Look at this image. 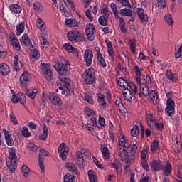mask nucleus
<instances>
[{
	"label": "nucleus",
	"instance_id": "obj_1",
	"mask_svg": "<svg viewBox=\"0 0 182 182\" xmlns=\"http://www.w3.org/2000/svg\"><path fill=\"white\" fill-rule=\"evenodd\" d=\"M9 158L6 160V166L10 173H15L18 167V156H16V149L14 147L9 149Z\"/></svg>",
	"mask_w": 182,
	"mask_h": 182
},
{
	"label": "nucleus",
	"instance_id": "obj_2",
	"mask_svg": "<svg viewBox=\"0 0 182 182\" xmlns=\"http://www.w3.org/2000/svg\"><path fill=\"white\" fill-rule=\"evenodd\" d=\"M60 85L58 87V90H61V95H66V93H70L72 90V80L66 77H59Z\"/></svg>",
	"mask_w": 182,
	"mask_h": 182
},
{
	"label": "nucleus",
	"instance_id": "obj_3",
	"mask_svg": "<svg viewBox=\"0 0 182 182\" xmlns=\"http://www.w3.org/2000/svg\"><path fill=\"white\" fill-rule=\"evenodd\" d=\"M82 77L86 85H95L96 83V74L95 73V69H93V68H90L86 70L82 73Z\"/></svg>",
	"mask_w": 182,
	"mask_h": 182
},
{
	"label": "nucleus",
	"instance_id": "obj_4",
	"mask_svg": "<svg viewBox=\"0 0 182 182\" xmlns=\"http://www.w3.org/2000/svg\"><path fill=\"white\" fill-rule=\"evenodd\" d=\"M166 97H168L166 101V107L165 108V112L167 113L168 116H171L172 113H174L176 107V104L171 97L173 96V92H166Z\"/></svg>",
	"mask_w": 182,
	"mask_h": 182
},
{
	"label": "nucleus",
	"instance_id": "obj_5",
	"mask_svg": "<svg viewBox=\"0 0 182 182\" xmlns=\"http://www.w3.org/2000/svg\"><path fill=\"white\" fill-rule=\"evenodd\" d=\"M41 69H42L43 75L48 82H52L53 79V73L50 65L48 63H42L40 65Z\"/></svg>",
	"mask_w": 182,
	"mask_h": 182
},
{
	"label": "nucleus",
	"instance_id": "obj_6",
	"mask_svg": "<svg viewBox=\"0 0 182 182\" xmlns=\"http://www.w3.org/2000/svg\"><path fill=\"white\" fill-rule=\"evenodd\" d=\"M83 36L82 33L78 31H69L67 34V38L73 43H76V42H82Z\"/></svg>",
	"mask_w": 182,
	"mask_h": 182
},
{
	"label": "nucleus",
	"instance_id": "obj_7",
	"mask_svg": "<svg viewBox=\"0 0 182 182\" xmlns=\"http://www.w3.org/2000/svg\"><path fill=\"white\" fill-rule=\"evenodd\" d=\"M55 69L57 70L58 73L61 76H66L69 75V64H63V63H57L54 65Z\"/></svg>",
	"mask_w": 182,
	"mask_h": 182
},
{
	"label": "nucleus",
	"instance_id": "obj_8",
	"mask_svg": "<svg viewBox=\"0 0 182 182\" xmlns=\"http://www.w3.org/2000/svg\"><path fill=\"white\" fill-rule=\"evenodd\" d=\"M39 151L40 153L38 156V164L41 171H43L45 170V166L43 165V161H44L43 157L45 156L50 157V154L49 153V151H46V149H41Z\"/></svg>",
	"mask_w": 182,
	"mask_h": 182
},
{
	"label": "nucleus",
	"instance_id": "obj_9",
	"mask_svg": "<svg viewBox=\"0 0 182 182\" xmlns=\"http://www.w3.org/2000/svg\"><path fill=\"white\" fill-rule=\"evenodd\" d=\"M31 82V73L28 71H24L23 73L20 76V83L23 87H26Z\"/></svg>",
	"mask_w": 182,
	"mask_h": 182
},
{
	"label": "nucleus",
	"instance_id": "obj_10",
	"mask_svg": "<svg viewBox=\"0 0 182 182\" xmlns=\"http://www.w3.org/2000/svg\"><path fill=\"white\" fill-rule=\"evenodd\" d=\"M136 14L141 23L147 25V22H149V15L144 14V9L140 7L136 8Z\"/></svg>",
	"mask_w": 182,
	"mask_h": 182
},
{
	"label": "nucleus",
	"instance_id": "obj_11",
	"mask_svg": "<svg viewBox=\"0 0 182 182\" xmlns=\"http://www.w3.org/2000/svg\"><path fill=\"white\" fill-rule=\"evenodd\" d=\"M58 153L60 159L62 160H66V156L69 154V151L68 150V146L65 143H61L58 146Z\"/></svg>",
	"mask_w": 182,
	"mask_h": 182
},
{
	"label": "nucleus",
	"instance_id": "obj_12",
	"mask_svg": "<svg viewBox=\"0 0 182 182\" xmlns=\"http://www.w3.org/2000/svg\"><path fill=\"white\" fill-rule=\"evenodd\" d=\"M48 98L54 106H60V105H62V99L54 92H50L48 95Z\"/></svg>",
	"mask_w": 182,
	"mask_h": 182
},
{
	"label": "nucleus",
	"instance_id": "obj_13",
	"mask_svg": "<svg viewBox=\"0 0 182 182\" xmlns=\"http://www.w3.org/2000/svg\"><path fill=\"white\" fill-rule=\"evenodd\" d=\"M84 60L86 66H92V60H93V53L90 49L85 50L84 53Z\"/></svg>",
	"mask_w": 182,
	"mask_h": 182
},
{
	"label": "nucleus",
	"instance_id": "obj_14",
	"mask_svg": "<svg viewBox=\"0 0 182 182\" xmlns=\"http://www.w3.org/2000/svg\"><path fill=\"white\" fill-rule=\"evenodd\" d=\"M151 168L153 171L157 173V171H161L163 170V163L160 160H152L151 163Z\"/></svg>",
	"mask_w": 182,
	"mask_h": 182
},
{
	"label": "nucleus",
	"instance_id": "obj_15",
	"mask_svg": "<svg viewBox=\"0 0 182 182\" xmlns=\"http://www.w3.org/2000/svg\"><path fill=\"white\" fill-rule=\"evenodd\" d=\"M162 170L164 174L166 177H168V176H170V174H171V172L173 171V166L171 165V162H170V161H166L164 166H162Z\"/></svg>",
	"mask_w": 182,
	"mask_h": 182
},
{
	"label": "nucleus",
	"instance_id": "obj_16",
	"mask_svg": "<svg viewBox=\"0 0 182 182\" xmlns=\"http://www.w3.org/2000/svg\"><path fill=\"white\" fill-rule=\"evenodd\" d=\"M30 55L33 60H39L41 58V53L39 50L34 48L33 46L29 48Z\"/></svg>",
	"mask_w": 182,
	"mask_h": 182
},
{
	"label": "nucleus",
	"instance_id": "obj_17",
	"mask_svg": "<svg viewBox=\"0 0 182 182\" xmlns=\"http://www.w3.org/2000/svg\"><path fill=\"white\" fill-rule=\"evenodd\" d=\"M122 95L124 98V100L129 102V103L133 100V92L129 88L124 89L122 90Z\"/></svg>",
	"mask_w": 182,
	"mask_h": 182
},
{
	"label": "nucleus",
	"instance_id": "obj_18",
	"mask_svg": "<svg viewBox=\"0 0 182 182\" xmlns=\"http://www.w3.org/2000/svg\"><path fill=\"white\" fill-rule=\"evenodd\" d=\"M20 42L23 46H29V48L32 47V41L28 38V34L25 33L21 36L20 39Z\"/></svg>",
	"mask_w": 182,
	"mask_h": 182
},
{
	"label": "nucleus",
	"instance_id": "obj_19",
	"mask_svg": "<svg viewBox=\"0 0 182 182\" xmlns=\"http://www.w3.org/2000/svg\"><path fill=\"white\" fill-rule=\"evenodd\" d=\"M65 167H66L67 170H68V171H70L71 173H73V174H74V176H77V174H79V173L77 172V168H76V166H75L74 164L70 163V162H66L65 164Z\"/></svg>",
	"mask_w": 182,
	"mask_h": 182
},
{
	"label": "nucleus",
	"instance_id": "obj_20",
	"mask_svg": "<svg viewBox=\"0 0 182 182\" xmlns=\"http://www.w3.org/2000/svg\"><path fill=\"white\" fill-rule=\"evenodd\" d=\"M11 73V69L6 63L0 64V73L2 76H8Z\"/></svg>",
	"mask_w": 182,
	"mask_h": 182
},
{
	"label": "nucleus",
	"instance_id": "obj_21",
	"mask_svg": "<svg viewBox=\"0 0 182 182\" xmlns=\"http://www.w3.org/2000/svg\"><path fill=\"white\" fill-rule=\"evenodd\" d=\"M97 101L100 103V107H102V109H106V107H107V104L105 100V95L98 93L97 94Z\"/></svg>",
	"mask_w": 182,
	"mask_h": 182
},
{
	"label": "nucleus",
	"instance_id": "obj_22",
	"mask_svg": "<svg viewBox=\"0 0 182 182\" xmlns=\"http://www.w3.org/2000/svg\"><path fill=\"white\" fill-rule=\"evenodd\" d=\"M63 48L67 50V52H70V53H75L77 54L79 53V50L76 49V48L72 46V45L69 43H65L63 46Z\"/></svg>",
	"mask_w": 182,
	"mask_h": 182
},
{
	"label": "nucleus",
	"instance_id": "obj_23",
	"mask_svg": "<svg viewBox=\"0 0 182 182\" xmlns=\"http://www.w3.org/2000/svg\"><path fill=\"white\" fill-rule=\"evenodd\" d=\"M76 156L77 157L76 164H77V166H83V163H85V159L83 158V156H85V153H82L80 151H78L76 153Z\"/></svg>",
	"mask_w": 182,
	"mask_h": 182
},
{
	"label": "nucleus",
	"instance_id": "obj_24",
	"mask_svg": "<svg viewBox=\"0 0 182 182\" xmlns=\"http://www.w3.org/2000/svg\"><path fill=\"white\" fill-rule=\"evenodd\" d=\"M65 25L69 28H77L79 26V23L75 19L72 18H65Z\"/></svg>",
	"mask_w": 182,
	"mask_h": 182
},
{
	"label": "nucleus",
	"instance_id": "obj_25",
	"mask_svg": "<svg viewBox=\"0 0 182 182\" xmlns=\"http://www.w3.org/2000/svg\"><path fill=\"white\" fill-rule=\"evenodd\" d=\"M49 135V130L48 129V127L46 124H43V133L39 136L41 140L43 141H46L48 140V136Z\"/></svg>",
	"mask_w": 182,
	"mask_h": 182
},
{
	"label": "nucleus",
	"instance_id": "obj_26",
	"mask_svg": "<svg viewBox=\"0 0 182 182\" xmlns=\"http://www.w3.org/2000/svg\"><path fill=\"white\" fill-rule=\"evenodd\" d=\"M100 149H101L102 154L104 159L105 160H109L110 159V151H109V149L107 148V146L103 147V144H101Z\"/></svg>",
	"mask_w": 182,
	"mask_h": 182
},
{
	"label": "nucleus",
	"instance_id": "obj_27",
	"mask_svg": "<svg viewBox=\"0 0 182 182\" xmlns=\"http://www.w3.org/2000/svg\"><path fill=\"white\" fill-rule=\"evenodd\" d=\"M9 9L14 14H21L22 12V7L19 4H11L9 6Z\"/></svg>",
	"mask_w": 182,
	"mask_h": 182
},
{
	"label": "nucleus",
	"instance_id": "obj_28",
	"mask_svg": "<svg viewBox=\"0 0 182 182\" xmlns=\"http://www.w3.org/2000/svg\"><path fill=\"white\" fill-rule=\"evenodd\" d=\"M119 28L122 31V33H127V28H126V21H124V19L122 17H119Z\"/></svg>",
	"mask_w": 182,
	"mask_h": 182
},
{
	"label": "nucleus",
	"instance_id": "obj_29",
	"mask_svg": "<svg viewBox=\"0 0 182 182\" xmlns=\"http://www.w3.org/2000/svg\"><path fill=\"white\" fill-rule=\"evenodd\" d=\"M87 176L90 182H96L97 177L96 176V172L93 170H89L87 171Z\"/></svg>",
	"mask_w": 182,
	"mask_h": 182
},
{
	"label": "nucleus",
	"instance_id": "obj_30",
	"mask_svg": "<svg viewBox=\"0 0 182 182\" xmlns=\"http://www.w3.org/2000/svg\"><path fill=\"white\" fill-rule=\"evenodd\" d=\"M23 31H25V23L23 22L20 23L18 25L16 26V34L17 36H19L21 33H23Z\"/></svg>",
	"mask_w": 182,
	"mask_h": 182
},
{
	"label": "nucleus",
	"instance_id": "obj_31",
	"mask_svg": "<svg viewBox=\"0 0 182 182\" xmlns=\"http://www.w3.org/2000/svg\"><path fill=\"white\" fill-rule=\"evenodd\" d=\"M119 14L120 15H122V16H132L133 15V12L132 11V10L127 8L122 9L119 11Z\"/></svg>",
	"mask_w": 182,
	"mask_h": 182
},
{
	"label": "nucleus",
	"instance_id": "obj_32",
	"mask_svg": "<svg viewBox=\"0 0 182 182\" xmlns=\"http://www.w3.org/2000/svg\"><path fill=\"white\" fill-rule=\"evenodd\" d=\"M26 95L31 99L33 100L35 97H36V95H38V90H26Z\"/></svg>",
	"mask_w": 182,
	"mask_h": 182
},
{
	"label": "nucleus",
	"instance_id": "obj_33",
	"mask_svg": "<svg viewBox=\"0 0 182 182\" xmlns=\"http://www.w3.org/2000/svg\"><path fill=\"white\" fill-rule=\"evenodd\" d=\"M36 25H37V28L38 29H40V31H45V29H46V26L45 25V21H43V20H42L41 18H38L36 20Z\"/></svg>",
	"mask_w": 182,
	"mask_h": 182
},
{
	"label": "nucleus",
	"instance_id": "obj_34",
	"mask_svg": "<svg viewBox=\"0 0 182 182\" xmlns=\"http://www.w3.org/2000/svg\"><path fill=\"white\" fill-rule=\"evenodd\" d=\"M128 149H129V151L132 153V154H136V153H137V149H139V143L133 142L132 144L128 146Z\"/></svg>",
	"mask_w": 182,
	"mask_h": 182
},
{
	"label": "nucleus",
	"instance_id": "obj_35",
	"mask_svg": "<svg viewBox=\"0 0 182 182\" xmlns=\"http://www.w3.org/2000/svg\"><path fill=\"white\" fill-rule=\"evenodd\" d=\"M110 9L115 16V19H119V10L117 9V6H116V4L111 3Z\"/></svg>",
	"mask_w": 182,
	"mask_h": 182
},
{
	"label": "nucleus",
	"instance_id": "obj_36",
	"mask_svg": "<svg viewBox=\"0 0 182 182\" xmlns=\"http://www.w3.org/2000/svg\"><path fill=\"white\" fill-rule=\"evenodd\" d=\"M139 133H140L139 125H134L131 129V136L133 137H137L139 136Z\"/></svg>",
	"mask_w": 182,
	"mask_h": 182
},
{
	"label": "nucleus",
	"instance_id": "obj_37",
	"mask_svg": "<svg viewBox=\"0 0 182 182\" xmlns=\"http://www.w3.org/2000/svg\"><path fill=\"white\" fill-rule=\"evenodd\" d=\"M140 90L142 95L145 96V97H146L148 95H150V89L144 84L141 85Z\"/></svg>",
	"mask_w": 182,
	"mask_h": 182
},
{
	"label": "nucleus",
	"instance_id": "obj_38",
	"mask_svg": "<svg viewBox=\"0 0 182 182\" xmlns=\"http://www.w3.org/2000/svg\"><path fill=\"white\" fill-rule=\"evenodd\" d=\"M160 144V141L157 139H154L151 144V151L154 153L156 150H159V144Z\"/></svg>",
	"mask_w": 182,
	"mask_h": 182
},
{
	"label": "nucleus",
	"instance_id": "obj_39",
	"mask_svg": "<svg viewBox=\"0 0 182 182\" xmlns=\"http://www.w3.org/2000/svg\"><path fill=\"white\" fill-rule=\"evenodd\" d=\"M60 11L64 16H68L69 13L68 12V4L63 3L60 6Z\"/></svg>",
	"mask_w": 182,
	"mask_h": 182
},
{
	"label": "nucleus",
	"instance_id": "obj_40",
	"mask_svg": "<svg viewBox=\"0 0 182 182\" xmlns=\"http://www.w3.org/2000/svg\"><path fill=\"white\" fill-rule=\"evenodd\" d=\"M164 21H165L166 23L168 24L169 26H171L173 23V17L171 16V14H166L164 16Z\"/></svg>",
	"mask_w": 182,
	"mask_h": 182
},
{
	"label": "nucleus",
	"instance_id": "obj_41",
	"mask_svg": "<svg viewBox=\"0 0 182 182\" xmlns=\"http://www.w3.org/2000/svg\"><path fill=\"white\" fill-rule=\"evenodd\" d=\"M129 42L131 52H132V53H136V46L137 45V42L136 40H129Z\"/></svg>",
	"mask_w": 182,
	"mask_h": 182
},
{
	"label": "nucleus",
	"instance_id": "obj_42",
	"mask_svg": "<svg viewBox=\"0 0 182 182\" xmlns=\"http://www.w3.org/2000/svg\"><path fill=\"white\" fill-rule=\"evenodd\" d=\"M128 89H129L134 95H137L138 87L134 84V82H130Z\"/></svg>",
	"mask_w": 182,
	"mask_h": 182
},
{
	"label": "nucleus",
	"instance_id": "obj_43",
	"mask_svg": "<svg viewBox=\"0 0 182 182\" xmlns=\"http://www.w3.org/2000/svg\"><path fill=\"white\" fill-rule=\"evenodd\" d=\"M76 179H75V176L71 175L70 173H67L64 176V181L63 182H75Z\"/></svg>",
	"mask_w": 182,
	"mask_h": 182
},
{
	"label": "nucleus",
	"instance_id": "obj_44",
	"mask_svg": "<svg viewBox=\"0 0 182 182\" xmlns=\"http://www.w3.org/2000/svg\"><path fill=\"white\" fill-rule=\"evenodd\" d=\"M118 140L119 146L126 149V143H127V138H126V136L122 135V136H119Z\"/></svg>",
	"mask_w": 182,
	"mask_h": 182
},
{
	"label": "nucleus",
	"instance_id": "obj_45",
	"mask_svg": "<svg viewBox=\"0 0 182 182\" xmlns=\"http://www.w3.org/2000/svg\"><path fill=\"white\" fill-rule=\"evenodd\" d=\"M86 36L88 41H95L96 36L95 35V31H90L89 30H85Z\"/></svg>",
	"mask_w": 182,
	"mask_h": 182
},
{
	"label": "nucleus",
	"instance_id": "obj_46",
	"mask_svg": "<svg viewBox=\"0 0 182 182\" xmlns=\"http://www.w3.org/2000/svg\"><path fill=\"white\" fill-rule=\"evenodd\" d=\"M18 102L21 105H25L26 103V96L22 92H18Z\"/></svg>",
	"mask_w": 182,
	"mask_h": 182
},
{
	"label": "nucleus",
	"instance_id": "obj_47",
	"mask_svg": "<svg viewBox=\"0 0 182 182\" xmlns=\"http://www.w3.org/2000/svg\"><path fill=\"white\" fill-rule=\"evenodd\" d=\"M5 141L6 142L7 146H9V147H12V146H14V139H12V136L11 135H8L5 137Z\"/></svg>",
	"mask_w": 182,
	"mask_h": 182
},
{
	"label": "nucleus",
	"instance_id": "obj_48",
	"mask_svg": "<svg viewBox=\"0 0 182 182\" xmlns=\"http://www.w3.org/2000/svg\"><path fill=\"white\" fill-rule=\"evenodd\" d=\"M119 157H121L122 161H124V160L129 159V153L126 151V149H123L119 154Z\"/></svg>",
	"mask_w": 182,
	"mask_h": 182
},
{
	"label": "nucleus",
	"instance_id": "obj_49",
	"mask_svg": "<svg viewBox=\"0 0 182 182\" xmlns=\"http://www.w3.org/2000/svg\"><path fill=\"white\" fill-rule=\"evenodd\" d=\"M165 76L168 80L174 82V76H173V71L171 70H167Z\"/></svg>",
	"mask_w": 182,
	"mask_h": 182
},
{
	"label": "nucleus",
	"instance_id": "obj_50",
	"mask_svg": "<svg viewBox=\"0 0 182 182\" xmlns=\"http://www.w3.org/2000/svg\"><path fill=\"white\" fill-rule=\"evenodd\" d=\"M22 135L24 137H26L27 139L31 137V132H29V129H28V127H23L21 129Z\"/></svg>",
	"mask_w": 182,
	"mask_h": 182
},
{
	"label": "nucleus",
	"instance_id": "obj_51",
	"mask_svg": "<svg viewBox=\"0 0 182 182\" xmlns=\"http://www.w3.org/2000/svg\"><path fill=\"white\" fill-rule=\"evenodd\" d=\"M156 6L159 8V9H164V8H166V1L156 0Z\"/></svg>",
	"mask_w": 182,
	"mask_h": 182
},
{
	"label": "nucleus",
	"instance_id": "obj_52",
	"mask_svg": "<svg viewBox=\"0 0 182 182\" xmlns=\"http://www.w3.org/2000/svg\"><path fill=\"white\" fill-rule=\"evenodd\" d=\"M89 122L91 124V126H92L93 129H95V127H99L97 124V118H96V117H91Z\"/></svg>",
	"mask_w": 182,
	"mask_h": 182
},
{
	"label": "nucleus",
	"instance_id": "obj_53",
	"mask_svg": "<svg viewBox=\"0 0 182 182\" xmlns=\"http://www.w3.org/2000/svg\"><path fill=\"white\" fill-rule=\"evenodd\" d=\"M33 8L36 12H42V11H43V7L39 2L34 3Z\"/></svg>",
	"mask_w": 182,
	"mask_h": 182
},
{
	"label": "nucleus",
	"instance_id": "obj_54",
	"mask_svg": "<svg viewBox=\"0 0 182 182\" xmlns=\"http://www.w3.org/2000/svg\"><path fill=\"white\" fill-rule=\"evenodd\" d=\"M97 59L102 68H106V66H107V64H106V60H105V58H103V55L97 57Z\"/></svg>",
	"mask_w": 182,
	"mask_h": 182
},
{
	"label": "nucleus",
	"instance_id": "obj_55",
	"mask_svg": "<svg viewBox=\"0 0 182 182\" xmlns=\"http://www.w3.org/2000/svg\"><path fill=\"white\" fill-rule=\"evenodd\" d=\"M11 45L13 46V48H15L16 49V50H18L19 52V50H21V44H19V40L16 39L13 41H11Z\"/></svg>",
	"mask_w": 182,
	"mask_h": 182
},
{
	"label": "nucleus",
	"instance_id": "obj_56",
	"mask_svg": "<svg viewBox=\"0 0 182 182\" xmlns=\"http://www.w3.org/2000/svg\"><path fill=\"white\" fill-rule=\"evenodd\" d=\"M98 22L102 26H107V18H105V16H100Z\"/></svg>",
	"mask_w": 182,
	"mask_h": 182
},
{
	"label": "nucleus",
	"instance_id": "obj_57",
	"mask_svg": "<svg viewBox=\"0 0 182 182\" xmlns=\"http://www.w3.org/2000/svg\"><path fill=\"white\" fill-rule=\"evenodd\" d=\"M114 103L116 106H117L118 109L120 110L122 107H123V103H122V98L117 97L115 100L114 101Z\"/></svg>",
	"mask_w": 182,
	"mask_h": 182
},
{
	"label": "nucleus",
	"instance_id": "obj_58",
	"mask_svg": "<svg viewBox=\"0 0 182 182\" xmlns=\"http://www.w3.org/2000/svg\"><path fill=\"white\" fill-rule=\"evenodd\" d=\"M141 164L144 170H145L146 171H149V170H150V167H149V164L147 163V160L141 159Z\"/></svg>",
	"mask_w": 182,
	"mask_h": 182
},
{
	"label": "nucleus",
	"instance_id": "obj_59",
	"mask_svg": "<svg viewBox=\"0 0 182 182\" xmlns=\"http://www.w3.org/2000/svg\"><path fill=\"white\" fill-rule=\"evenodd\" d=\"M40 42L41 49H47V48L49 46V41H48L46 39L40 40Z\"/></svg>",
	"mask_w": 182,
	"mask_h": 182
},
{
	"label": "nucleus",
	"instance_id": "obj_60",
	"mask_svg": "<svg viewBox=\"0 0 182 182\" xmlns=\"http://www.w3.org/2000/svg\"><path fill=\"white\" fill-rule=\"evenodd\" d=\"M85 100L87 102V103H89L90 105H93V97L89 94H85Z\"/></svg>",
	"mask_w": 182,
	"mask_h": 182
},
{
	"label": "nucleus",
	"instance_id": "obj_61",
	"mask_svg": "<svg viewBox=\"0 0 182 182\" xmlns=\"http://www.w3.org/2000/svg\"><path fill=\"white\" fill-rule=\"evenodd\" d=\"M182 56V44L179 46V48L177 50V48H176V53H175V57L176 59H178V58H181Z\"/></svg>",
	"mask_w": 182,
	"mask_h": 182
},
{
	"label": "nucleus",
	"instance_id": "obj_62",
	"mask_svg": "<svg viewBox=\"0 0 182 182\" xmlns=\"http://www.w3.org/2000/svg\"><path fill=\"white\" fill-rule=\"evenodd\" d=\"M27 150H29V151H36L38 150V146L33 143H29L27 145Z\"/></svg>",
	"mask_w": 182,
	"mask_h": 182
},
{
	"label": "nucleus",
	"instance_id": "obj_63",
	"mask_svg": "<svg viewBox=\"0 0 182 182\" xmlns=\"http://www.w3.org/2000/svg\"><path fill=\"white\" fill-rule=\"evenodd\" d=\"M22 172L23 173L24 177H28L29 176V168L26 165H23L21 166Z\"/></svg>",
	"mask_w": 182,
	"mask_h": 182
},
{
	"label": "nucleus",
	"instance_id": "obj_64",
	"mask_svg": "<svg viewBox=\"0 0 182 182\" xmlns=\"http://www.w3.org/2000/svg\"><path fill=\"white\" fill-rule=\"evenodd\" d=\"M85 114L88 117H93V116H95V111H93V109H91L90 108H85Z\"/></svg>",
	"mask_w": 182,
	"mask_h": 182
}]
</instances>
